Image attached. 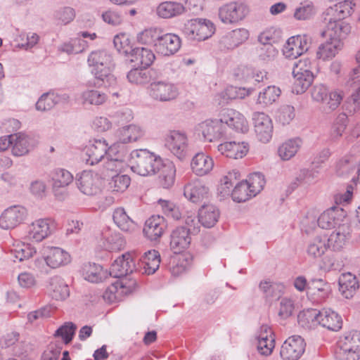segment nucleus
I'll use <instances>...</instances> for the list:
<instances>
[{
	"label": "nucleus",
	"mask_w": 360,
	"mask_h": 360,
	"mask_svg": "<svg viewBox=\"0 0 360 360\" xmlns=\"http://www.w3.org/2000/svg\"><path fill=\"white\" fill-rule=\"evenodd\" d=\"M354 5L352 1L345 0L328 8L323 13L326 29L321 31V36L340 40L345 38L350 32L351 27L342 20L352 13Z\"/></svg>",
	"instance_id": "1"
},
{
	"label": "nucleus",
	"mask_w": 360,
	"mask_h": 360,
	"mask_svg": "<svg viewBox=\"0 0 360 360\" xmlns=\"http://www.w3.org/2000/svg\"><path fill=\"white\" fill-rule=\"evenodd\" d=\"M87 62L92 67L91 73L96 80V85L110 87L117 84V78L111 73L115 66L112 57L106 51H92L89 55Z\"/></svg>",
	"instance_id": "2"
},
{
	"label": "nucleus",
	"mask_w": 360,
	"mask_h": 360,
	"mask_svg": "<svg viewBox=\"0 0 360 360\" xmlns=\"http://www.w3.org/2000/svg\"><path fill=\"white\" fill-rule=\"evenodd\" d=\"M162 159L148 150H134L131 153V169L137 174L143 176L155 174L160 170Z\"/></svg>",
	"instance_id": "3"
},
{
	"label": "nucleus",
	"mask_w": 360,
	"mask_h": 360,
	"mask_svg": "<svg viewBox=\"0 0 360 360\" xmlns=\"http://www.w3.org/2000/svg\"><path fill=\"white\" fill-rule=\"evenodd\" d=\"M181 32L188 40L204 41L212 36L215 26L210 20L194 18L184 23Z\"/></svg>",
	"instance_id": "4"
},
{
	"label": "nucleus",
	"mask_w": 360,
	"mask_h": 360,
	"mask_svg": "<svg viewBox=\"0 0 360 360\" xmlns=\"http://www.w3.org/2000/svg\"><path fill=\"white\" fill-rule=\"evenodd\" d=\"M165 146L179 160H184L188 151L186 134L179 130L169 131L165 136Z\"/></svg>",
	"instance_id": "5"
},
{
	"label": "nucleus",
	"mask_w": 360,
	"mask_h": 360,
	"mask_svg": "<svg viewBox=\"0 0 360 360\" xmlns=\"http://www.w3.org/2000/svg\"><path fill=\"white\" fill-rule=\"evenodd\" d=\"M311 314L312 321L316 322L328 330L338 331L342 327L343 322L341 316L331 309H312Z\"/></svg>",
	"instance_id": "6"
},
{
	"label": "nucleus",
	"mask_w": 360,
	"mask_h": 360,
	"mask_svg": "<svg viewBox=\"0 0 360 360\" xmlns=\"http://www.w3.org/2000/svg\"><path fill=\"white\" fill-rule=\"evenodd\" d=\"M70 256L68 252L58 247H48L46 255L44 258H37L34 262L33 269H41L44 263L52 269L60 267L68 264Z\"/></svg>",
	"instance_id": "7"
},
{
	"label": "nucleus",
	"mask_w": 360,
	"mask_h": 360,
	"mask_svg": "<svg viewBox=\"0 0 360 360\" xmlns=\"http://www.w3.org/2000/svg\"><path fill=\"white\" fill-rule=\"evenodd\" d=\"M248 12V7L244 3L232 1L219 8V17L224 23L233 24L243 20Z\"/></svg>",
	"instance_id": "8"
},
{
	"label": "nucleus",
	"mask_w": 360,
	"mask_h": 360,
	"mask_svg": "<svg viewBox=\"0 0 360 360\" xmlns=\"http://www.w3.org/2000/svg\"><path fill=\"white\" fill-rule=\"evenodd\" d=\"M150 96L155 101L167 102L174 100L179 94L175 84L167 81L152 82L148 87Z\"/></svg>",
	"instance_id": "9"
},
{
	"label": "nucleus",
	"mask_w": 360,
	"mask_h": 360,
	"mask_svg": "<svg viewBox=\"0 0 360 360\" xmlns=\"http://www.w3.org/2000/svg\"><path fill=\"white\" fill-rule=\"evenodd\" d=\"M306 344L300 335L289 337L282 345L280 355L283 360H297L305 350Z\"/></svg>",
	"instance_id": "10"
},
{
	"label": "nucleus",
	"mask_w": 360,
	"mask_h": 360,
	"mask_svg": "<svg viewBox=\"0 0 360 360\" xmlns=\"http://www.w3.org/2000/svg\"><path fill=\"white\" fill-rule=\"evenodd\" d=\"M346 216L347 213L342 208L332 207L319 216L317 223L323 229H336L347 222Z\"/></svg>",
	"instance_id": "11"
},
{
	"label": "nucleus",
	"mask_w": 360,
	"mask_h": 360,
	"mask_svg": "<svg viewBox=\"0 0 360 360\" xmlns=\"http://www.w3.org/2000/svg\"><path fill=\"white\" fill-rule=\"evenodd\" d=\"M181 45V40L178 35L162 32L158 42L155 44V50L162 56H170L179 50Z\"/></svg>",
	"instance_id": "12"
},
{
	"label": "nucleus",
	"mask_w": 360,
	"mask_h": 360,
	"mask_svg": "<svg viewBox=\"0 0 360 360\" xmlns=\"http://www.w3.org/2000/svg\"><path fill=\"white\" fill-rule=\"evenodd\" d=\"M252 120L257 139L263 143L269 142L273 133L271 118L264 112H256L253 114Z\"/></svg>",
	"instance_id": "13"
},
{
	"label": "nucleus",
	"mask_w": 360,
	"mask_h": 360,
	"mask_svg": "<svg viewBox=\"0 0 360 360\" xmlns=\"http://www.w3.org/2000/svg\"><path fill=\"white\" fill-rule=\"evenodd\" d=\"M220 121L224 124L236 131L245 133L248 131V124L245 117L239 112L233 109H224L219 115Z\"/></svg>",
	"instance_id": "14"
},
{
	"label": "nucleus",
	"mask_w": 360,
	"mask_h": 360,
	"mask_svg": "<svg viewBox=\"0 0 360 360\" xmlns=\"http://www.w3.org/2000/svg\"><path fill=\"white\" fill-rule=\"evenodd\" d=\"M196 131L200 135L202 134L205 140L212 142L222 138L225 134L224 124L220 120H206L200 123Z\"/></svg>",
	"instance_id": "15"
},
{
	"label": "nucleus",
	"mask_w": 360,
	"mask_h": 360,
	"mask_svg": "<svg viewBox=\"0 0 360 360\" xmlns=\"http://www.w3.org/2000/svg\"><path fill=\"white\" fill-rule=\"evenodd\" d=\"M54 224L49 219H39L28 226L26 238L40 242L52 233Z\"/></svg>",
	"instance_id": "16"
},
{
	"label": "nucleus",
	"mask_w": 360,
	"mask_h": 360,
	"mask_svg": "<svg viewBox=\"0 0 360 360\" xmlns=\"http://www.w3.org/2000/svg\"><path fill=\"white\" fill-rule=\"evenodd\" d=\"M136 270L135 262L129 253L123 254L111 264L110 274L114 278H122Z\"/></svg>",
	"instance_id": "17"
},
{
	"label": "nucleus",
	"mask_w": 360,
	"mask_h": 360,
	"mask_svg": "<svg viewBox=\"0 0 360 360\" xmlns=\"http://www.w3.org/2000/svg\"><path fill=\"white\" fill-rule=\"evenodd\" d=\"M191 242L190 229L185 226H179L171 233L169 245L175 254H179L186 250Z\"/></svg>",
	"instance_id": "18"
},
{
	"label": "nucleus",
	"mask_w": 360,
	"mask_h": 360,
	"mask_svg": "<svg viewBox=\"0 0 360 360\" xmlns=\"http://www.w3.org/2000/svg\"><path fill=\"white\" fill-rule=\"evenodd\" d=\"M76 184L80 191L87 195H96L101 191L99 179L91 171H83L79 177L76 178Z\"/></svg>",
	"instance_id": "19"
},
{
	"label": "nucleus",
	"mask_w": 360,
	"mask_h": 360,
	"mask_svg": "<svg viewBox=\"0 0 360 360\" xmlns=\"http://www.w3.org/2000/svg\"><path fill=\"white\" fill-rule=\"evenodd\" d=\"M351 226L348 222L338 226L328 238V248L334 251L342 250L351 238Z\"/></svg>",
	"instance_id": "20"
},
{
	"label": "nucleus",
	"mask_w": 360,
	"mask_h": 360,
	"mask_svg": "<svg viewBox=\"0 0 360 360\" xmlns=\"http://www.w3.org/2000/svg\"><path fill=\"white\" fill-rule=\"evenodd\" d=\"M309 48L306 36H295L289 38L283 47V55L288 58H297Z\"/></svg>",
	"instance_id": "21"
},
{
	"label": "nucleus",
	"mask_w": 360,
	"mask_h": 360,
	"mask_svg": "<svg viewBox=\"0 0 360 360\" xmlns=\"http://www.w3.org/2000/svg\"><path fill=\"white\" fill-rule=\"evenodd\" d=\"M257 339L258 352L263 356H269L275 347V340L271 327L266 324L260 326Z\"/></svg>",
	"instance_id": "22"
},
{
	"label": "nucleus",
	"mask_w": 360,
	"mask_h": 360,
	"mask_svg": "<svg viewBox=\"0 0 360 360\" xmlns=\"http://www.w3.org/2000/svg\"><path fill=\"white\" fill-rule=\"evenodd\" d=\"M209 188L199 179L191 180L184 186V195L191 202L197 203L208 195Z\"/></svg>",
	"instance_id": "23"
},
{
	"label": "nucleus",
	"mask_w": 360,
	"mask_h": 360,
	"mask_svg": "<svg viewBox=\"0 0 360 360\" xmlns=\"http://www.w3.org/2000/svg\"><path fill=\"white\" fill-rule=\"evenodd\" d=\"M166 227L164 217L154 215L146 221L143 231L149 240H156L162 236Z\"/></svg>",
	"instance_id": "24"
},
{
	"label": "nucleus",
	"mask_w": 360,
	"mask_h": 360,
	"mask_svg": "<svg viewBox=\"0 0 360 360\" xmlns=\"http://www.w3.org/2000/svg\"><path fill=\"white\" fill-rule=\"evenodd\" d=\"M22 221V207L20 205L11 206L1 214L0 226L4 229H14Z\"/></svg>",
	"instance_id": "25"
},
{
	"label": "nucleus",
	"mask_w": 360,
	"mask_h": 360,
	"mask_svg": "<svg viewBox=\"0 0 360 360\" xmlns=\"http://www.w3.org/2000/svg\"><path fill=\"white\" fill-rule=\"evenodd\" d=\"M218 150L229 158L239 159L243 158L248 151V145L245 142L228 141L220 143Z\"/></svg>",
	"instance_id": "26"
},
{
	"label": "nucleus",
	"mask_w": 360,
	"mask_h": 360,
	"mask_svg": "<svg viewBox=\"0 0 360 360\" xmlns=\"http://www.w3.org/2000/svg\"><path fill=\"white\" fill-rule=\"evenodd\" d=\"M108 148V143L104 139H96L93 143H91L87 149L86 155L88 158L86 162L90 165H94L103 159L105 158V154Z\"/></svg>",
	"instance_id": "27"
},
{
	"label": "nucleus",
	"mask_w": 360,
	"mask_h": 360,
	"mask_svg": "<svg viewBox=\"0 0 360 360\" xmlns=\"http://www.w3.org/2000/svg\"><path fill=\"white\" fill-rule=\"evenodd\" d=\"M69 96L66 94H59L53 91L43 94L36 103V109L46 111L52 109L56 104L67 102Z\"/></svg>",
	"instance_id": "28"
},
{
	"label": "nucleus",
	"mask_w": 360,
	"mask_h": 360,
	"mask_svg": "<svg viewBox=\"0 0 360 360\" xmlns=\"http://www.w3.org/2000/svg\"><path fill=\"white\" fill-rule=\"evenodd\" d=\"M186 11L185 6L180 2L168 1L160 3L157 8V15L164 19L175 18Z\"/></svg>",
	"instance_id": "29"
},
{
	"label": "nucleus",
	"mask_w": 360,
	"mask_h": 360,
	"mask_svg": "<svg viewBox=\"0 0 360 360\" xmlns=\"http://www.w3.org/2000/svg\"><path fill=\"white\" fill-rule=\"evenodd\" d=\"M249 37V32L245 28L232 30L223 36L220 44L227 49H233L245 42Z\"/></svg>",
	"instance_id": "30"
},
{
	"label": "nucleus",
	"mask_w": 360,
	"mask_h": 360,
	"mask_svg": "<svg viewBox=\"0 0 360 360\" xmlns=\"http://www.w3.org/2000/svg\"><path fill=\"white\" fill-rule=\"evenodd\" d=\"M220 212L219 209L212 205H204L198 210V221L205 228L213 227L219 220Z\"/></svg>",
	"instance_id": "31"
},
{
	"label": "nucleus",
	"mask_w": 360,
	"mask_h": 360,
	"mask_svg": "<svg viewBox=\"0 0 360 360\" xmlns=\"http://www.w3.org/2000/svg\"><path fill=\"white\" fill-rule=\"evenodd\" d=\"M193 172L198 176L208 174L214 167V161L211 157L204 153H197L191 162Z\"/></svg>",
	"instance_id": "32"
},
{
	"label": "nucleus",
	"mask_w": 360,
	"mask_h": 360,
	"mask_svg": "<svg viewBox=\"0 0 360 360\" xmlns=\"http://www.w3.org/2000/svg\"><path fill=\"white\" fill-rule=\"evenodd\" d=\"M338 283L340 292L347 299L352 297L359 287L356 276L349 272L342 274L339 278Z\"/></svg>",
	"instance_id": "33"
},
{
	"label": "nucleus",
	"mask_w": 360,
	"mask_h": 360,
	"mask_svg": "<svg viewBox=\"0 0 360 360\" xmlns=\"http://www.w3.org/2000/svg\"><path fill=\"white\" fill-rule=\"evenodd\" d=\"M159 183L164 188H171L175 181L176 167L174 164L169 160L162 161L160 167Z\"/></svg>",
	"instance_id": "34"
},
{
	"label": "nucleus",
	"mask_w": 360,
	"mask_h": 360,
	"mask_svg": "<svg viewBox=\"0 0 360 360\" xmlns=\"http://www.w3.org/2000/svg\"><path fill=\"white\" fill-rule=\"evenodd\" d=\"M154 75L155 71L153 69L139 67L129 71L127 78L131 84L143 85L152 82Z\"/></svg>",
	"instance_id": "35"
},
{
	"label": "nucleus",
	"mask_w": 360,
	"mask_h": 360,
	"mask_svg": "<svg viewBox=\"0 0 360 360\" xmlns=\"http://www.w3.org/2000/svg\"><path fill=\"white\" fill-rule=\"evenodd\" d=\"M49 290L52 298L56 300H64L70 295L68 285L61 277L58 276L50 278Z\"/></svg>",
	"instance_id": "36"
},
{
	"label": "nucleus",
	"mask_w": 360,
	"mask_h": 360,
	"mask_svg": "<svg viewBox=\"0 0 360 360\" xmlns=\"http://www.w3.org/2000/svg\"><path fill=\"white\" fill-rule=\"evenodd\" d=\"M342 42L338 38H332L321 44L318 49L316 56L323 60L331 59L342 47Z\"/></svg>",
	"instance_id": "37"
},
{
	"label": "nucleus",
	"mask_w": 360,
	"mask_h": 360,
	"mask_svg": "<svg viewBox=\"0 0 360 360\" xmlns=\"http://www.w3.org/2000/svg\"><path fill=\"white\" fill-rule=\"evenodd\" d=\"M160 255L158 251L150 250L146 252L140 258L141 267L143 273L150 275L153 274L160 267Z\"/></svg>",
	"instance_id": "38"
},
{
	"label": "nucleus",
	"mask_w": 360,
	"mask_h": 360,
	"mask_svg": "<svg viewBox=\"0 0 360 360\" xmlns=\"http://www.w3.org/2000/svg\"><path fill=\"white\" fill-rule=\"evenodd\" d=\"M51 177L53 181V190L56 196H58V191L60 188H65L70 185L74 179L73 175L67 169L56 168L51 172Z\"/></svg>",
	"instance_id": "39"
},
{
	"label": "nucleus",
	"mask_w": 360,
	"mask_h": 360,
	"mask_svg": "<svg viewBox=\"0 0 360 360\" xmlns=\"http://www.w3.org/2000/svg\"><path fill=\"white\" fill-rule=\"evenodd\" d=\"M112 219L117 227L123 231L132 232L137 227L136 222L129 217L122 207H118L114 210Z\"/></svg>",
	"instance_id": "40"
},
{
	"label": "nucleus",
	"mask_w": 360,
	"mask_h": 360,
	"mask_svg": "<svg viewBox=\"0 0 360 360\" xmlns=\"http://www.w3.org/2000/svg\"><path fill=\"white\" fill-rule=\"evenodd\" d=\"M155 59L154 53L146 48H134L131 54V61L135 63L139 67L148 68Z\"/></svg>",
	"instance_id": "41"
},
{
	"label": "nucleus",
	"mask_w": 360,
	"mask_h": 360,
	"mask_svg": "<svg viewBox=\"0 0 360 360\" xmlns=\"http://www.w3.org/2000/svg\"><path fill=\"white\" fill-rule=\"evenodd\" d=\"M302 144L299 138L292 139L283 143L278 148V154L283 160H289L293 158Z\"/></svg>",
	"instance_id": "42"
},
{
	"label": "nucleus",
	"mask_w": 360,
	"mask_h": 360,
	"mask_svg": "<svg viewBox=\"0 0 360 360\" xmlns=\"http://www.w3.org/2000/svg\"><path fill=\"white\" fill-rule=\"evenodd\" d=\"M130 292L129 288L126 286V283L123 280H117L111 285L108 287L103 293V299L109 302H114L122 294H127Z\"/></svg>",
	"instance_id": "43"
},
{
	"label": "nucleus",
	"mask_w": 360,
	"mask_h": 360,
	"mask_svg": "<svg viewBox=\"0 0 360 360\" xmlns=\"http://www.w3.org/2000/svg\"><path fill=\"white\" fill-rule=\"evenodd\" d=\"M102 272V266L95 263L84 264L82 269L84 279L91 283L101 282L103 279Z\"/></svg>",
	"instance_id": "44"
},
{
	"label": "nucleus",
	"mask_w": 360,
	"mask_h": 360,
	"mask_svg": "<svg viewBox=\"0 0 360 360\" xmlns=\"http://www.w3.org/2000/svg\"><path fill=\"white\" fill-rule=\"evenodd\" d=\"M281 89L276 86H269L259 94L257 103L268 106L276 102L281 95Z\"/></svg>",
	"instance_id": "45"
},
{
	"label": "nucleus",
	"mask_w": 360,
	"mask_h": 360,
	"mask_svg": "<svg viewBox=\"0 0 360 360\" xmlns=\"http://www.w3.org/2000/svg\"><path fill=\"white\" fill-rule=\"evenodd\" d=\"M144 135V130L138 125L129 124L123 127L122 135L120 139L121 143H127L138 141Z\"/></svg>",
	"instance_id": "46"
},
{
	"label": "nucleus",
	"mask_w": 360,
	"mask_h": 360,
	"mask_svg": "<svg viewBox=\"0 0 360 360\" xmlns=\"http://www.w3.org/2000/svg\"><path fill=\"white\" fill-rule=\"evenodd\" d=\"M252 196L247 180L238 182L231 191L232 199L237 202H245Z\"/></svg>",
	"instance_id": "47"
},
{
	"label": "nucleus",
	"mask_w": 360,
	"mask_h": 360,
	"mask_svg": "<svg viewBox=\"0 0 360 360\" xmlns=\"http://www.w3.org/2000/svg\"><path fill=\"white\" fill-rule=\"evenodd\" d=\"M328 248L325 238L316 237L309 243L307 249V255L312 258L321 257Z\"/></svg>",
	"instance_id": "48"
},
{
	"label": "nucleus",
	"mask_w": 360,
	"mask_h": 360,
	"mask_svg": "<svg viewBox=\"0 0 360 360\" xmlns=\"http://www.w3.org/2000/svg\"><path fill=\"white\" fill-rule=\"evenodd\" d=\"M335 356L337 360H358L360 358V352L340 341Z\"/></svg>",
	"instance_id": "49"
},
{
	"label": "nucleus",
	"mask_w": 360,
	"mask_h": 360,
	"mask_svg": "<svg viewBox=\"0 0 360 360\" xmlns=\"http://www.w3.org/2000/svg\"><path fill=\"white\" fill-rule=\"evenodd\" d=\"M113 44L117 51L125 56H131L134 50L129 37L126 34L116 35L114 38Z\"/></svg>",
	"instance_id": "50"
},
{
	"label": "nucleus",
	"mask_w": 360,
	"mask_h": 360,
	"mask_svg": "<svg viewBox=\"0 0 360 360\" xmlns=\"http://www.w3.org/2000/svg\"><path fill=\"white\" fill-rule=\"evenodd\" d=\"M107 95L98 90L88 89L82 94V98L84 103L100 105L107 100Z\"/></svg>",
	"instance_id": "51"
},
{
	"label": "nucleus",
	"mask_w": 360,
	"mask_h": 360,
	"mask_svg": "<svg viewBox=\"0 0 360 360\" xmlns=\"http://www.w3.org/2000/svg\"><path fill=\"white\" fill-rule=\"evenodd\" d=\"M293 77L295 79V90L297 94H302L311 86L314 77L313 72H307L306 74L293 75Z\"/></svg>",
	"instance_id": "52"
},
{
	"label": "nucleus",
	"mask_w": 360,
	"mask_h": 360,
	"mask_svg": "<svg viewBox=\"0 0 360 360\" xmlns=\"http://www.w3.org/2000/svg\"><path fill=\"white\" fill-rule=\"evenodd\" d=\"M162 30L158 28H149L140 32L137 39L143 44L153 45L158 42Z\"/></svg>",
	"instance_id": "53"
},
{
	"label": "nucleus",
	"mask_w": 360,
	"mask_h": 360,
	"mask_svg": "<svg viewBox=\"0 0 360 360\" xmlns=\"http://www.w3.org/2000/svg\"><path fill=\"white\" fill-rule=\"evenodd\" d=\"M158 204L161 206L163 213L167 218L174 221H178L181 218L182 213L179 207L173 202L160 199Z\"/></svg>",
	"instance_id": "54"
},
{
	"label": "nucleus",
	"mask_w": 360,
	"mask_h": 360,
	"mask_svg": "<svg viewBox=\"0 0 360 360\" xmlns=\"http://www.w3.org/2000/svg\"><path fill=\"white\" fill-rule=\"evenodd\" d=\"M124 246V240L118 233L105 236L104 247L108 251H119Z\"/></svg>",
	"instance_id": "55"
},
{
	"label": "nucleus",
	"mask_w": 360,
	"mask_h": 360,
	"mask_svg": "<svg viewBox=\"0 0 360 360\" xmlns=\"http://www.w3.org/2000/svg\"><path fill=\"white\" fill-rule=\"evenodd\" d=\"M316 13L314 4L309 1H304L295 9L294 17L298 20H305L311 18Z\"/></svg>",
	"instance_id": "56"
},
{
	"label": "nucleus",
	"mask_w": 360,
	"mask_h": 360,
	"mask_svg": "<svg viewBox=\"0 0 360 360\" xmlns=\"http://www.w3.org/2000/svg\"><path fill=\"white\" fill-rule=\"evenodd\" d=\"M75 11L70 6L60 8L54 12V18L59 23L68 25L75 18Z\"/></svg>",
	"instance_id": "57"
},
{
	"label": "nucleus",
	"mask_w": 360,
	"mask_h": 360,
	"mask_svg": "<svg viewBox=\"0 0 360 360\" xmlns=\"http://www.w3.org/2000/svg\"><path fill=\"white\" fill-rule=\"evenodd\" d=\"M247 182L250 187L252 195H256L263 189L265 184V179L262 173L255 172L249 176Z\"/></svg>",
	"instance_id": "58"
},
{
	"label": "nucleus",
	"mask_w": 360,
	"mask_h": 360,
	"mask_svg": "<svg viewBox=\"0 0 360 360\" xmlns=\"http://www.w3.org/2000/svg\"><path fill=\"white\" fill-rule=\"evenodd\" d=\"M76 328L75 324L72 322H68L58 328L54 335L56 337H61L65 344H68L72 340Z\"/></svg>",
	"instance_id": "59"
},
{
	"label": "nucleus",
	"mask_w": 360,
	"mask_h": 360,
	"mask_svg": "<svg viewBox=\"0 0 360 360\" xmlns=\"http://www.w3.org/2000/svg\"><path fill=\"white\" fill-rule=\"evenodd\" d=\"M295 116V108L290 105H281L276 112V119L283 125L288 124Z\"/></svg>",
	"instance_id": "60"
},
{
	"label": "nucleus",
	"mask_w": 360,
	"mask_h": 360,
	"mask_svg": "<svg viewBox=\"0 0 360 360\" xmlns=\"http://www.w3.org/2000/svg\"><path fill=\"white\" fill-rule=\"evenodd\" d=\"M190 265L189 258L185 255H181L174 259L170 266V271L172 275L177 276L184 273Z\"/></svg>",
	"instance_id": "61"
},
{
	"label": "nucleus",
	"mask_w": 360,
	"mask_h": 360,
	"mask_svg": "<svg viewBox=\"0 0 360 360\" xmlns=\"http://www.w3.org/2000/svg\"><path fill=\"white\" fill-rule=\"evenodd\" d=\"M130 181L131 179L128 175L117 174L112 176L110 185L113 191L123 192L129 187Z\"/></svg>",
	"instance_id": "62"
},
{
	"label": "nucleus",
	"mask_w": 360,
	"mask_h": 360,
	"mask_svg": "<svg viewBox=\"0 0 360 360\" xmlns=\"http://www.w3.org/2000/svg\"><path fill=\"white\" fill-rule=\"evenodd\" d=\"M240 176L239 172L236 169H234L231 172H229L226 176L224 177L223 183L221 184L219 190L224 195H229L231 192V189L235 183L237 181L238 177Z\"/></svg>",
	"instance_id": "63"
},
{
	"label": "nucleus",
	"mask_w": 360,
	"mask_h": 360,
	"mask_svg": "<svg viewBox=\"0 0 360 360\" xmlns=\"http://www.w3.org/2000/svg\"><path fill=\"white\" fill-rule=\"evenodd\" d=\"M340 342L360 352V331L353 330L345 335Z\"/></svg>",
	"instance_id": "64"
}]
</instances>
